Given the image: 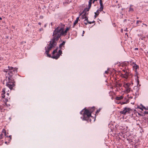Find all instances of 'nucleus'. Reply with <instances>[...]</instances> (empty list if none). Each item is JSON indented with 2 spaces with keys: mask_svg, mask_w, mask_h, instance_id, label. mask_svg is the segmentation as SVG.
Instances as JSON below:
<instances>
[{
  "mask_svg": "<svg viewBox=\"0 0 148 148\" xmlns=\"http://www.w3.org/2000/svg\"><path fill=\"white\" fill-rule=\"evenodd\" d=\"M136 18L137 19H138V17H137Z\"/></svg>",
  "mask_w": 148,
  "mask_h": 148,
  "instance_id": "45",
  "label": "nucleus"
},
{
  "mask_svg": "<svg viewBox=\"0 0 148 148\" xmlns=\"http://www.w3.org/2000/svg\"><path fill=\"white\" fill-rule=\"evenodd\" d=\"M79 19V17H77V18L76 20L73 23L74 25H75L78 23V20Z\"/></svg>",
  "mask_w": 148,
  "mask_h": 148,
  "instance_id": "15",
  "label": "nucleus"
},
{
  "mask_svg": "<svg viewBox=\"0 0 148 148\" xmlns=\"http://www.w3.org/2000/svg\"><path fill=\"white\" fill-rule=\"evenodd\" d=\"M8 75H9V76H6V79L4 80V82L5 80L6 81L7 80V79H8V82H7L6 85L9 88L10 90H11L12 88L14 86V84L13 82H11L10 81L12 79V74H11V75L9 73Z\"/></svg>",
  "mask_w": 148,
  "mask_h": 148,
  "instance_id": "3",
  "label": "nucleus"
},
{
  "mask_svg": "<svg viewBox=\"0 0 148 148\" xmlns=\"http://www.w3.org/2000/svg\"><path fill=\"white\" fill-rule=\"evenodd\" d=\"M133 84V83H124V84L123 85V86L125 88H130V87L132 86Z\"/></svg>",
  "mask_w": 148,
  "mask_h": 148,
  "instance_id": "10",
  "label": "nucleus"
},
{
  "mask_svg": "<svg viewBox=\"0 0 148 148\" xmlns=\"http://www.w3.org/2000/svg\"><path fill=\"white\" fill-rule=\"evenodd\" d=\"M142 22V21H141L138 20L136 21V24H137L139 23H141Z\"/></svg>",
  "mask_w": 148,
  "mask_h": 148,
  "instance_id": "24",
  "label": "nucleus"
},
{
  "mask_svg": "<svg viewBox=\"0 0 148 148\" xmlns=\"http://www.w3.org/2000/svg\"><path fill=\"white\" fill-rule=\"evenodd\" d=\"M2 18L1 17H0V20H2Z\"/></svg>",
  "mask_w": 148,
  "mask_h": 148,
  "instance_id": "40",
  "label": "nucleus"
},
{
  "mask_svg": "<svg viewBox=\"0 0 148 148\" xmlns=\"http://www.w3.org/2000/svg\"><path fill=\"white\" fill-rule=\"evenodd\" d=\"M126 88V92L127 93H129L131 91V88Z\"/></svg>",
  "mask_w": 148,
  "mask_h": 148,
  "instance_id": "16",
  "label": "nucleus"
},
{
  "mask_svg": "<svg viewBox=\"0 0 148 148\" xmlns=\"http://www.w3.org/2000/svg\"><path fill=\"white\" fill-rule=\"evenodd\" d=\"M10 138V140H11V136H8Z\"/></svg>",
  "mask_w": 148,
  "mask_h": 148,
  "instance_id": "34",
  "label": "nucleus"
},
{
  "mask_svg": "<svg viewBox=\"0 0 148 148\" xmlns=\"http://www.w3.org/2000/svg\"><path fill=\"white\" fill-rule=\"evenodd\" d=\"M8 68L10 70H13L14 71V70H17V69L16 68H15L14 69L13 67H10L9 66H8Z\"/></svg>",
  "mask_w": 148,
  "mask_h": 148,
  "instance_id": "17",
  "label": "nucleus"
},
{
  "mask_svg": "<svg viewBox=\"0 0 148 148\" xmlns=\"http://www.w3.org/2000/svg\"><path fill=\"white\" fill-rule=\"evenodd\" d=\"M137 88V91L136 92V94H138V91L139 90V88L138 87L136 88Z\"/></svg>",
  "mask_w": 148,
  "mask_h": 148,
  "instance_id": "30",
  "label": "nucleus"
},
{
  "mask_svg": "<svg viewBox=\"0 0 148 148\" xmlns=\"http://www.w3.org/2000/svg\"><path fill=\"white\" fill-rule=\"evenodd\" d=\"M62 30L63 28L58 27L54 31L53 35V38L51 41H52V43H54V45H56V41L58 40L61 35H63L62 32Z\"/></svg>",
  "mask_w": 148,
  "mask_h": 148,
  "instance_id": "1",
  "label": "nucleus"
},
{
  "mask_svg": "<svg viewBox=\"0 0 148 148\" xmlns=\"http://www.w3.org/2000/svg\"><path fill=\"white\" fill-rule=\"evenodd\" d=\"M123 96H121L120 97H116L115 99L116 100H120L123 99Z\"/></svg>",
  "mask_w": 148,
  "mask_h": 148,
  "instance_id": "13",
  "label": "nucleus"
},
{
  "mask_svg": "<svg viewBox=\"0 0 148 148\" xmlns=\"http://www.w3.org/2000/svg\"><path fill=\"white\" fill-rule=\"evenodd\" d=\"M95 13V18H96L97 16H98L99 14V12L98 10H97L96 12Z\"/></svg>",
  "mask_w": 148,
  "mask_h": 148,
  "instance_id": "20",
  "label": "nucleus"
},
{
  "mask_svg": "<svg viewBox=\"0 0 148 148\" xmlns=\"http://www.w3.org/2000/svg\"><path fill=\"white\" fill-rule=\"evenodd\" d=\"M84 114L86 115L88 117H89L91 116V113L88 110L85 109L84 110Z\"/></svg>",
  "mask_w": 148,
  "mask_h": 148,
  "instance_id": "9",
  "label": "nucleus"
},
{
  "mask_svg": "<svg viewBox=\"0 0 148 148\" xmlns=\"http://www.w3.org/2000/svg\"><path fill=\"white\" fill-rule=\"evenodd\" d=\"M89 9L90 8H85L83 11V12L85 13H86L87 12L89 11Z\"/></svg>",
  "mask_w": 148,
  "mask_h": 148,
  "instance_id": "19",
  "label": "nucleus"
},
{
  "mask_svg": "<svg viewBox=\"0 0 148 148\" xmlns=\"http://www.w3.org/2000/svg\"><path fill=\"white\" fill-rule=\"evenodd\" d=\"M97 0H94L93 1V2L94 3V2L96 1H97Z\"/></svg>",
  "mask_w": 148,
  "mask_h": 148,
  "instance_id": "36",
  "label": "nucleus"
},
{
  "mask_svg": "<svg viewBox=\"0 0 148 148\" xmlns=\"http://www.w3.org/2000/svg\"><path fill=\"white\" fill-rule=\"evenodd\" d=\"M5 144H7V142L6 141V142H5Z\"/></svg>",
  "mask_w": 148,
  "mask_h": 148,
  "instance_id": "43",
  "label": "nucleus"
},
{
  "mask_svg": "<svg viewBox=\"0 0 148 148\" xmlns=\"http://www.w3.org/2000/svg\"><path fill=\"white\" fill-rule=\"evenodd\" d=\"M56 45H54V43H52L51 41H50L49 46L47 47V49H46L45 53L47 56L50 57V55L49 54V51Z\"/></svg>",
  "mask_w": 148,
  "mask_h": 148,
  "instance_id": "7",
  "label": "nucleus"
},
{
  "mask_svg": "<svg viewBox=\"0 0 148 148\" xmlns=\"http://www.w3.org/2000/svg\"><path fill=\"white\" fill-rule=\"evenodd\" d=\"M130 12H132L133 11V8H129V10Z\"/></svg>",
  "mask_w": 148,
  "mask_h": 148,
  "instance_id": "25",
  "label": "nucleus"
},
{
  "mask_svg": "<svg viewBox=\"0 0 148 148\" xmlns=\"http://www.w3.org/2000/svg\"><path fill=\"white\" fill-rule=\"evenodd\" d=\"M58 49V47L56 49L53 51V56L52 58H53L57 59L60 57V56L61 55L62 51L61 50H59L58 52L56 54H55L57 52Z\"/></svg>",
  "mask_w": 148,
  "mask_h": 148,
  "instance_id": "4",
  "label": "nucleus"
},
{
  "mask_svg": "<svg viewBox=\"0 0 148 148\" xmlns=\"http://www.w3.org/2000/svg\"><path fill=\"white\" fill-rule=\"evenodd\" d=\"M109 69H108L107 71H105V73L106 74H108V72H109Z\"/></svg>",
  "mask_w": 148,
  "mask_h": 148,
  "instance_id": "28",
  "label": "nucleus"
},
{
  "mask_svg": "<svg viewBox=\"0 0 148 148\" xmlns=\"http://www.w3.org/2000/svg\"><path fill=\"white\" fill-rule=\"evenodd\" d=\"M145 114H148V112H145Z\"/></svg>",
  "mask_w": 148,
  "mask_h": 148,
  "instance_id": "32",
  "label": "nucleus"
},
{
  "mask_svg": "<svg viewBox=\"0 0 148 148\" xmlns=\"http://www.w3.org/2000/svg\"><path fill=\"white\" fill-rule=\"evenodd\" d=\"M3 134H1L0 135V140L2 138H3Z\"/></svg>",
  "mask_w": 148,
  "mask_h": 148,
  "instance_id": "26",
  "label": "nucleus"
},
{
  "mask_svg": "<svg viewBox=\"0 0 148 148\" xmlns=\"http://www.w3.org/2000/svg\"><path fill=\"white\" fill-rule=\"evenodd\" d=\"M132 110L130 108L126 107L123 108V109L119 112L121 114L125 115L130 114L132 111Z\"/></svg>",
  "mask_w": 148,
  "mask_h": 148,
  "instance_id": "5",
  "label": "nucleus"
},
{
  "mask_svg": "<svg viewBox=\"0 0 148 148\" xmlns=\"http://www.w3.org/2000/svg\"><path fill=\"white\" fill-rule=\"evenodd\" d=\"M143 25H145L146 27H147V25H146V24H144V23H143Z\"/></svg>",
  "mask_w": 148,
  "mask_h": 148,
  "instance_id": "35",
  "label": "nucleus"
},
{
  "mask_svg": "<svg viewBox=\"0 0 148 148\" xmlns=\"http://www.w3.org/2000/svg\"><path fill=\"white\" fill-rule=\"evenodd\" d=\"M133 64H131L132 65H134L133 66V70L135 71L136 73V74L135 75V76L137 77V78L136 79V81L137 83L138 84L139 82V79H138V77L137 76L138 73L137 72V70L138 69H139V66L138 65L136 64L135 63L133 62Z\"/></svg>",
  "mask_w": 148,
  "mask_h": 148,
  "instance_id": "6",
  "label": "nucleus"
},
{
  "mask_svg": "<svg viewBox=\"0 0 148 148\" xmlns=\"http://www.w3.org/2000/svg\"><path fill=\"white\" fill-rule=\"evenodd\" d=\"M123 31V29H121V32H122Z\"/></svg>",
  "mask_w": 148,
  "mask_h": 148,
  "instance_id": "41",
  "label": "nucleus"
},
{
  "mask_svg": "<svg viewBox=\"0 0 148 148\" xmlns=\"http://www.w3.org/2000/svg\"><path fill=\"white\" fill-rule=\"evenodd\" d=\"M100 110H101L100 109H99V110H97V111L96 112V114H97V113L99 112L100 111Z\"/></svg>",
  "mask_w": 148,
  "mask_h": 148,
  "instance_id": "31",
  "label": "nucleus"
},
{
  "mask_svg": "<svg viewBox=\"0 0 148 148\" xmlns=\"http://www.w3.org/2000/svg\"><path fill=\"white\" fill-rule=\"evenodd\" d=\"M2 132L4 134L5 136H6L7 137H8V136H6V130H5L4 129H3L2 131Z\"/></svg>",
  "mask_w": 148,
  "mask_h": 148,
  "instance_id": "21",
  "label": "nucleus"
},
{
  "mask_svg": "<svg viewBox=\"0 0 148 148\" xmlns=\"http://www.w3.org/2000/svg\"><path fill=\"white\" fill-rule=\"evenodd\" d=\"M143 108H139L143 110V109H145V110H147V108H146L145 107L142 106Z\"/></svg>",
  "mask_w": 148,
  "mask_h": 148,
  "instance_id": "27",
  "label": "nucleus"
},
{
  "mask_svg": "<svg viewBox=\"0 0 148 148\" xmlns=\"http://www.w3.org/2000/svg\"><path fill=\"white\" fill-rule=\"evenodd\" d=\"M6 91V88H4L3 89L2 91L3 93L2 94V97L3 98L2 100L5 103L4 106H6L8 107V106H10L9 104H7V102L8 101V99H10V98L9 97V93H7L6 94V97L5 95V92Z\"/></svg>",
  "mask_w": 148,
  "mask_h": 148,
  "instance_id": "2",
  "label": "nucleus"
},
{
  "mask_svg": "<svg viewBox=\"0 0 148 148\" xmlns=\"http://www.w3.org/2000/svg\"><path fill=\"white\" fill-rule=\"evenodd\" d=\"M82 113V112H80V113Z\"/></svg>",
  "mask_w": 148,
  "mask_h": 148,
  "instance_id": "47",
  "label": "nucleus"
},
{
  "mask_svg": "<svg viewBox=\"0 0 148 148\" xmlns=\"http://www.w3.org/2000/svg\"><path fill=\"white\" fill-rule=\"evenodd\" d=\"M69 28L67 27L66 28V30L64 31V28H63V30L62 32V35L65 36L67 32L69 30Z\"/></svg>",
  "mask_w": 148,
  "mask_h": 148,
  "instance_id": "11",
  "label": "nucleus"
},
{
  "mask_svg": "<svg viewBox=\"0 0 148 148\" xmlns=\"http://www.w3.org/2000/svg\"><path fill=\"white\" fill-rule=\"evenodd\" d=\"M102 9H103V6L102 5Z\"/></svg>",
  "mask_w": 148,
  "mask_h": 148,
  "instance_id": "46",
  "label": "nucleus"
},
{
  "mask_svg": "<svg viewBox=\"0 0 148 148\" xmlns=\"http://www.w3.org/2000/svg\"><path fill=\"white\" fill-rule=\"evenodd\" d=\"M87 21V22H88V23H89V24H91V22H88V20H87V21Z\"/></svg>",
  "mask_w": 148,
  "mask_h": 148,
  "instance_id": "33",
  "label": "nucleus"
},
{
  "mask_svg": "<svg viewBox=\"0 0 148 148\" xmlns=\"http://www.w3.org/2000/svg\"><path fill=\"white\" fill-rule=\"evenodd\" d=\"M129 101L128 99H127L126 101H123L122 102H120V103L121 105H122L125 104H127L129 102Z\"/></svg>",
  "mask_w": 148,
  "mask_h": 148,
  "instance_id": "14",
  "label": "nucleus"
},
{
  "mask_svg": "<svg viewBox=\"0 0 148 148\" xmlns=\"http://www.w3.org/2000/svg\"><path fill=\"white\" fill-rule=\"evenodd\" d=\"M84 31H83V34H84Z\"/></svg>",
  "mask_w": 148,
  "mask_h": 148,
  "instance_id": "44",
  "label": "nucleus"
},
{
  "mask_svg": "<svg viewBox=\"0 0 148 148\" xmlns=\"http://www.w3.org/2000/svg\"><path fill=\"white\" fill-rule=\"evenodd\" d=\"M100 6H101V7L100 8V9L102 7V1H101V0H100Z\"/></svg>",
  "mask_w": 148,
  "mask_h": 148,
  "instance_id": "29",
  "label": "nucleus"
},
{
  "mask_svg": "<svg viewBox=\"0 0 148 148\" xmlns=\"http://www.w3.org/2000/svg\"><path fill=\"white\" fill-rule=\"evenodd\" d=\"M91 3H92V2H90V1L89 2L88 7V8H89L90 9V8L91 7Z\"/></svg>",
  "mask_w": 148,
  "mask_h": 148,
  "instance_id": "23",
  "label": "nucleus"
},
{
  "mask_svg": "<svg viewBox=\"0 0 148 148\" xmlns=\"http://www.w3.org/2000/svg\"><path fill=\"white\" fill-rule=\"evenodd\" d=\"M129 73L127 70H123L121 73V76L122 77L124 78L125 79L128 78Z\"/></svg>",
  "mask_w": 148,
  "mask_h": 148,
  "instance_id": "8",
  "label": "nucleus"
},
{
  "mask_svg": "<svg viewBox=\"0 0 148 148\" xmlns=\"http://www.w3.org/2000/svg\"><path fill=\"white\" fill-rule=\"evenodd\" d=\"M65 43V42L63 41L62 42L61 44H60V45H59L60 48V49H62V46H64V45Z\"/></svg>",
  "mask_w": 148,
  "mask_h": 148,
  "instance_id": "18",
  "label": "nucleus"
},
{
  "mask_svg": "<svg viewBox=\"0 0 148 148\" xmlns=\"http://www.w3.org/2000/svg\"><path fill=\"white\" fill-rule=\"evenodd\" d=\"M81 18L82 19H84L85 21H87L88 20L86 13H85V14L82 15L81 16Z\"/></svg>",
  "mask_w": 148,
  "mask_h": 148,
  "instance_id": "12",
  "label": "nucleus"
},
{
  "mask_svg": "<svg viewBox=\"0 0 148 148\" xmlns=\"http://www.w3.org/2000/svg\"><path fill=\"white\" fill-rule=\"evenodd\" d=\"M92 0H89V1H90V2H92Z\"/></svg>",
  "mask_w": 148,
  "mask_h": 148,
  "instance_id": "39",
  "label": "nucleus"
},
{
  "mask_svg": "<svg viewBox=\"0 0 148 148\" xmlns=\"http://www.w3.org/2000/svg\"><path fill=\"white\" fill-rule=\"evenodd\" d=\"M133 95V96L132 95L131 96V95L130 96L129 95H127V97L129 98L132 99L133 98V96H134V95Z\"/></svg>",
  "mask_w": 148,
  "mask_h": 148,
  "instance_id": "22",
  "label": "nucleus"
},
{
  "mask_svg": "<svg viewBox=\"0 0 148 148\" xmlns=\"http://www.w3.org/2000/svg\"><path fill=\"white\" fill-rule=\"evenodd\" d=\"M82 113V112H80V113Z\"/></svg>",
  "mask_w": 148,
  "mask_h": 148,
  "instance_id": "48",
  "label": "nucleus"
},
{
  "mask_svg": "<svg viewBox=\"0 0 148 148\" xmlns=\"http://www.w3.org/2000/svg\"><path fill=\"white\" fill-rule=\"evenodd\" d=\"M138 49V48H135V49L136 50H137Z\"/></svg>",
  "mask_w": 148,
  "mask_h": 148,
  "instance_id": "42",
  "label": "nucleus"
},
{
  "mask_svg": "<svg viewBox=\"0 0 148 148\" xmlns=\"http://www.w3.org/2000/svg\"><path fill=\"white\" fill-rule=\"evenodd\" d=\"M38 24L40 25L41 24V23H40L39 22L38 23Z\"/></svg>",
  "mask_w": 148,
  "mask_h": 148,
  "instance_id": "38",
  "label": "nucleus"
},
{
  "mask_svg": "<svg viewBox=\"0 0 148 148\" xmlns=\"http://www.w3.org/2000/svg\"><path fill=\"white\" fill-rule=\"evenodd\" d=\"M87 23H88L87 22V23H84L86 25H87Z\"/></svg>",
  "mask_w": 148,
  "mask_h": 148,
  "instance_id": "37",
  "label": "nucleus"
}]
</instances>
